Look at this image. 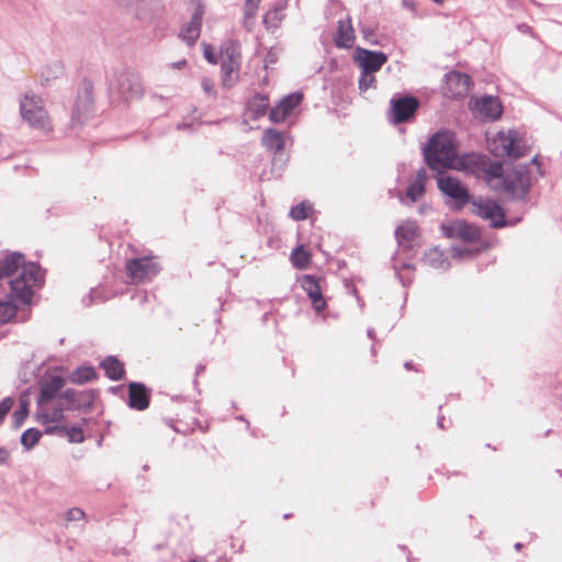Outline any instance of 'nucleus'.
Instances as JSON below:
<instances>
[{"instance_id":"f257e3e1","label":"nucleus","mask_w":562,"mask_h":562,"mask_svg":"<svg viewBox=\"0 0 562 562\" xmlns=\"http://www.w3.org/2000/svg\"><path fill=\"white\" fill-rule=\"evenodd\" d=\"M44 281L42 269L36 263H24L23 255L13 252L0 259V286L5 282L10 293L8 300L0 301V325L11 321L16 314L13 299L29 304L33 296V288Z\"/></svg>"},{"instance_id":"f03ea898","label":"nucleus","mask_w":562,"mask_h":562,"mask_svg":"<svg viewBox=\"0 0 562 562\" xmlns=\"http://www.w3.org/2000/svg\"><path fill=\"white\" fill-rule=\"evenodd\" d=\"M479 178L487 187L512 201H526L530 192L533 177L530 165H516L504 169L498 161H482Z\"/></svg>"},{"instance_id":"7ed1b4c3","label":"nucleus","mask_w":562,"mask_h":562,"mask_svg":"<svg viewBox=\"0 0 562 562\" xmlns=\"http://www.w3.org/2000/svg\"><path fill=\"white\" fill-rule=\"evenodd\" d=\"M424 158L430 169L438 171L463 165L458 156L456 135L447 130L438 131L428 139Z\"/></svg>"},{"instance_id":"20e7f679","label":"nucleus","mask_w":562,"mask_h":562,"mask_svg":"<svg viewBox=\"0 0 562 562\" xmlns=\"http://www.w3.org/2000/svg\"><path fill=\"white\" fill-rule=\"evenodd\" d=\"M20 114L27 125L40 131L50 130V120L41 97L26 92L20 99Z\"/></svg>"},{"instance_id":"39448f33","label":"nucleus","mask_w":562,"mask_h":562,"mask_svg":"<svg viewBox=\"0 0 562 562\" xmlns=\"http://www.w3.org/2000/svg\"><path fill=\"white\" fill-rule=\"evenodd\" d=\"M111 95L122 100H132L139 98L143 93V87L137 75L127 71H116L109 81Z\"/></svg>"},{"instance_id":"423d86ee","label":"nucleus","mask_w":562,"mask_h":562,"mask_svg":"<svg viewBox=\"0 0 562 562\" xmlns=\"http://www.w3.org/2000/svg\"><path fill=\"white\" fill-rule=\"evenodd\" d=\"M128 15L140 22H151L159 16L165 5L162 0H111Z\"/></svg>"},{"instance_id":"0eeeda50","label":"nucleus","mask_w":562,"mask_h":562,"mask_svg":"<svg viewBox=\"0 0 562 562\" xmlns=\"http://www.w3.org/2000/svg\"><path fill=\"white\" fill-rule=\"evenodd\" d=\"M487 147L495 157H509L517 159L522 156L517 143V132H498L493 137L487 138Z\"/></svg>"},{"instance_id":"6e6552de","label":"nucleus","mask_w":562,"mask_h":562,"mask_svg":"<svg viewBox=\"0 0 562 562\" xmlns=\"http://www.w3.org/2000/svg\"><path fill=\"white\" fill-rule=\"evenodd\" d=\"M472 213L483 220H487L494 228H502L507 225L505 213L502 206L494 200H474L472 202Z\"/></svg>"},{"instance_id":"1a4fd4ad","label":"nucleus","mask_w":562,"mask_h":562,"mask_svg":"<svg viewBox=\"0 0 562 562\" xmlns=\"http://www.w3.org/2000/svg\"><path fill=\"white\" fill-rule=\"evenodd\" d=\"M160 271V267L151 258H133L126 262V274L132 283H142L153 279Z\"/></svg>"},{"instance_id":"9d476101","label":"nucleus","mask_w":562,"mask_h":562,"mask_svg":"<svg viewBox=\"0 0 562 562\" xmlns=\"http://www.w3.org/2000/svg\"><path fill=\"white\" fill-rule=\"evenodd\" d=\"M188 5L192 9V18L180 31V37L188 44L193 45L200 36L202 18L204 14V5L202 0H187Z\"/></svg>"},{"instance_id":"9b49d317","label":"nucleus","mask_w":562,"mask_h":562,"mask_svg":"<svg viewBox=\"0 0 562 562\" xmlns=\"http://www.w3.org/2000/svg\"><path fill=\"white\" fill-rule=\"evenodd\" d=\"M419 105L415 97H400L391 100V110L389 114L390 122L394 124L407 122L412 119Z\"/></svg>"},{"instance_id":"f8f14e48","label":"nucleus","mask_w":562,"mask_h":562,"mask_svg":"<svg viewBox=\"0 0 562 562\" xmlns=\"http://www.w3.org/2000/svg\"><path fill=\"white\" fill-rule=\"evenodd\" d=\"M438 188L443 194L453 200L457 209L463 207L470 200L467 188L453 177H440Z\"/></svg>"},{"instance_id":"ddd939ff","label":"nucleus","mask_w":562,"mask_h":562,"mask_svg":"<svg viewBox=\"0 0 562 562\" xmlns=\"http://www.w3.org/2000/svg\"><path fill=\"white\" fill-rule=\"evenodd\" d=\"M355 58L361 70L369 72L378 71L387 61V55L383 52H373L361 47H357Z\"/></svg>"},{"instance_id":"4468645a","label":"nucleus","mask_w":562,"mask_h":562,"mask_svg":"<svg viewBox=\"0 0 562 562\" xmlns=\"http://www.w3.org/2000/svg\"><path fill=\"white\" fill-rule=\"evenodd\" d=\"M442 229L447 237L467 243L480 238V231L464 221H454L448 225H442Z\"/></svg>"},{"instance_id":"2eb2a0df","label":"nucleus","mask_w":562,"mask_h":562,"mask_svg":"<svg viewBox=\"0 0 562 562\" xmlns=\"http://www.w3.org/2000/svg\"><path fill=\"white\" fill-rule=\"evenodd\" d=\"M472 111L484 120H496L502 115L503 108L497 98L484 95L474 101Z\"/></svg>"},{"instance_id":"dca6fc26","label":"nucleus","mask_w":562,"mask_h":562,"mask_svg":"<svg viewBox=\"0 0 562 562\" xmlns=\"http://www.w3.org/2000/svg\"><path fill=\"white\" fill-rule=\"evenodd\" d=\"M65 380L60 375H50L41 381L40 395L37 397V407L43 409L44 405L50 402L63 389Z\"/></svg>"},{"instance_id":"f3484780","label":"nucleus","mask_w":562,"mask_h":562,"mask_svg":"<svg viewBox=\"0 0 562 562\" xmlns=\"http://www.w3.org/2000/svg\"><path fill=\"white\" fill-rule=\"evenodd\" d=\"M302 289L306 292L310 300L313 303V307L317 313L322 312L326 307V302L323 297L317 279L313 276H304L301 281Z\"/></svg>"},{"instance_id":"a211bd4d","label":"nucleus","mask_w":562,"mask_h":562,"mask_svg":"<svg viewBox=\"0 0 562 562\" xmlns=\"http://www.w3.org/2000/svg\"><path fill=\"white\" fill-rule=\"evenodd\" d=\"M355 30L350 16L338 21L334 43L338 48H350L355 43Z\"/></svg>"},{"instance_id":"6ab92c4d","label":"nucleus","mask_w":562,"mask_h":562,"mask_svg":"<svg viewBox=\"0 0 562 562\" xmlns=\"http://www.w3.org/2000/svg\"><path fill=\"white\" fill-rule=\"evenodd\" d=\"M128 405L137 411H144L149 406V395L144 384L138 382L130 383Z\"/></svg>"},{"instance_id":"aec40b11","label":"nucleus","mask_w":562,"mask_h":562,"mask_svg":"<svg viewBox=\"0 0 562 562\" xmlns=\"http://www.w3.org/2000/svg\"><path fill=\"white\" fill-rule=\"evenodd\" d=\"M286 133L280 132L277 128L269 127L266 128L262 133L261 145L270 151L274 154L281 151L286 142Z\"/></svg>"},{"instance_id":"412c9836","label":"nucleus","mask_w":562,"mask_h":562,"mask_svg":"<svg viewBox=\"0 0 562 562\" xmlns=\"http://www.w3.org/2000/svg\"><path fill=\"white\" fill-rule=\"evenodd\" d=\"M427 181V172L420 168L414 180H412L406 189V198L412 202H417L425 193V186Z\"/></svg>"},{"instance_id":"4be33fe9","label":"nucleus","mask_w":562,"mask_h":562,"mask_svg":"<svg viewBox=\"0 0 562 562\" xmlns=\"http://www.w3.org/2000/svg\"><path fill=\"white\" fill-rule=\"evenodd\" d=\"M417 229L418 227L415 221H406L401 224L395 231L397 243L407 248L412 247V244L417 236Z\"/></svg>"},{"instance_id":"5701e85b","label":"nucleus","mask_w":562,"mask_h":562,"mask_svg":"<svg viewBox=\"0 0 562 562\" xmlns=\"http://www.w3.org/2000/svg\"><path fill=\"white\" fill-rule=\"evenodd\" d=\"M240 61L224 60L221 61L222 83L225 88H231L238 80Z\"/></svg>"},{"instance_id":"b1692460","label":"nucleus","mask_w":562,"mask_h":562,"mask_svg":"<svg viewBox=\"0 0 562 562\" xmlns=\"http://www.w3.org/2000/svg\"><path fill=\"white\" fill-rule=\"evenodd\" d=\"M101 367L103 368L105 375L113 381H119L124 375V366L117 358L114 356L106 357L102 362Z\"/></svg>"},{"instance_id":"393cba45","label":"nucleus","mask_w":562,"mask_h":562,"mask_svg":"<svg viewBox=\"0 0 562 562\" xmlns=\"http://www.w3.org/2000/svg\"><path fill=\"white\" fill-rule=\"evenodd\" d=\"M47 434H61L68 437L70 442L80 443L85 440L83 431L81 427L78 426H49L46 428Z\"/></svg>"},{"instance_id":"a878e982","label":"nucleus","mask_w":562,"mask_h":562,"mask_svg":"<svg viewBox=\"0 0 562 562\" xmlns=\"http://www.w3.org/2000/svg\"><path fill=\"white\" fill-rule=\"evenodd\" d=\"M269 100L265 94H256L248 102V111L251 113V117L257 120L263 116L268 110Z\"/></svg>"},{"instance_id":"bb28decb","label":"nucleus","mask_w":562,"mask_h":562,"mask_svg":"<svg viewBox=\"0 0 562 562\" xmlns=\"http://www.w3.org/2000/svg\"><path fill=\"white\" fill-rule=\"evenodd\" d=\"M424 262L435 269H447L449 263L447 262L443 252L437 247L429 249L424 255Z\"/></svg>"},{"instance_id":"cd10ccee","label":"nucleus","mask_w":562,"mask_h":562,"mask_svg":"<svg viewBox=\"0 0 562 562\" xmlns=\"http://www.w3.org/2000/svg\"><path fill=\"white\" fill-rule=\"evenodd\" d=\"M447 82L450 86H457V94H463L469 91L471 78L465 74L452 71L447 75Z\"/></svg>"},{"instance_id":"c85d7f7f","label":"nucleus","mask_w":562,"mask_h":562,"mask_svg":"<svg viewBox=\"0 0 562 562\" xmlns=\"http://www.w3.org/2000/svg\"><path fill=\"white\" fill-rule=\"evenodd\" d=\"M92 105L90 88L86 87L82 94H79L74 110V119L80 120L81 115L88 113Z\"/></svg>"},{"instance_id":"c756f323","label":"nucleus","mask_w":562,"mask_h":562,"mask_svg":"<svg viewBox=\"0 0 562 562\" xmlns=\"http://www.w3.org/2000/svg\"><path fill=\"white\" fill-rule=\"evenodd\" d=\"M37 420L47 425L50 423H58L64 418V413L61 408H54L52 412H48L46 405H44L43 409L37 407Z\"/></svg>"},{"instance_id":"7c9ffc66","label":"nucleus","mask_w":562,"mask_h":562,"mask_svg":"<svg viewBox=\"0 0 562 562\" xmlns=\"http://www.w3.org/2000/svg\"><path fill=\"white\" fill-rule=\"evenodd\" d=\"M95 378L92 367H79L70 375V381L75 384H83Z\"/></svg>"},{"instance_id":"2f4dec72","label":"nucleus","mask_w":562,"mask_h":562,"mask_svg":"<svg viewBox=\"0 0 562 562\" xmlns=\"http://www.w3.org/2000/svg\"><path fill=\"white\" fill-rule=\"evenodd\" d=\"M291 260L295 268L297 269H306L311 261L310 254L303 248V246H297L293 249L291 254Z\"/></svg>"},{"instance_id":"473e14b6","label":"nucleus","mask_w":562,"mask_h":562,"mask_svg":"<svg viewBox=\"0 0 562 562\" xmlns=\"http://www.w3.org/2000/svg\"><path fill=\"white\" fill-rule=\"evenodd\" d=\"M222 59L240 61V47L237 42L228 41L222 47Z\"/></svg>"},{"instance_id":"72a5a7b5","label":"nucleus","mask_w":562,"mask_h":562,"mask_svg":"<svg viewBox=\"0 0 562 562\" xmlns=\"http://www.w3.org/2000/svg\"><path fill=\"white\" fill-rule=\"evenodd\" d=\"M313 211V205L310 202L303 201L290 210L289 215L295 221H303L310 216Z\"/></svg>"},{"instance_id":"f704fd0d","label":"nucleus","mask_w":562,"mask_h":562,"mask_svg":"<svg viewBox=\"0 0 562 562\" xmlns=\"http://www.w3.org/2000/svg\"><path fill=\"white\" fill-rule=\"evenodd\" d=\"M29 414V401L22 396L20 398L19 408L13 413V426L19 428L23 425Z\"/></svg>"},{"instance_id":"c9c22d12","label":"nucleus","mask_w":562,"mask_h":562,"mask_svg":"<svg viewBox=\"0 0 562 562\" xmlns=\"http://www.w3.org/2000/svg\"><path fill=\"white\" fill-rule=\"evenodd\" d=\"M303 99V94L300 92L291 93L284 97L278 105L284 110L289 115L293 112V110L301 103Z\"/></svg>"},{"instance_id":"e433bc0d","label":"nucleus","mask_w":562,"mask_h":562,"mask_svg":"<svg viewBox=\"0 0 562 562\" xmlns=\"http://www.w3.org/2000/svg\"><path fill=\"white\" fill-rule=\"evenodd\" d=\"M64 74V66L60 61H55L52 65L46 66L42 70V77L46 81H50L53 79L59 78Z\"/></svg>"},{"instance_id":"4c0bfd02","label":"nucleus","mask_w":562,"mask_h":562,"mask_svg":"<svg viewBox=\"0 0 562 562\" xmlns=\"http://www.w3.org/2000/svg\"><path fill=\"white\" fill-rule=\"evenodd\" d=\"M41 438V431L35 428L26 429L21 436V443L26 448H33Z\"/></svg>"},{"instance_id":"58836bf2","label":"nucleus","mask_w":562,"mask_h":562,"mask_svg":"<svg viewBox=\"0 0 562 562\" xmlns=\"http://www.w3.org/2000/svg\"><path fill=\"white\" fill-rule=\"evenodd\" d=\"M282 20L283 14L280 13V9H271L265 14L263 23L268 29L278 27Z\"/></svg>"},{"instance_id":"ea45409f","label":"nucleus","mask_w":562,"mask_h":562,"mask_svg":"<svg viewBox=\"0 0 562 562\" xmlns=\"http://www.w3.org/2000/svg\"><path fill=\"white\" fill-rule=\"evenodd\" d=\"M375 83V77L373 76V72L363 71L361 70V76L359 78V90L361 92L367 91L368 89L374 87Z\"/></svg>"},{"instance_id":"a19ab883","label":"nucleus","mask_w":562,"mask_h":562,"mask_svg":"<svg viewBox=\"0 0 562 562\" xmlns=\"http://www.w3.org/2000/svg\"><path fill=\"white\" fill-rule=\"evenodd\" d=\"M289 114L285 113L284 110H282V108H280L278 104L273 106L269 112V120L272 123H282L286 120Z\"/></svg>"},{"instance_id":"79ce46f5","label":"nucleus","mask_w":562,"mask_h":562,"mask_svg":"<svg viewBox=\"0 0 562 562\" xmlns=\"http://www.w3.org/2000/svg\"><path fill=\"white\" fill-rule=\"evenodd\" d=\"M256 14L257 11L255 10H244L243 25L249 32L254 29Z\"/></svg>"},{"instance_id":"37998d69","label":"nucleus","mask_w":562,"mask_h":562,"mask_svg":"<svg viewBox=\"0 0 562 562\" xmlns=\"http://www.w3.org/2000/svg\"><path fill=\"white\" fill-rule=\"evenodd\" d=\"M453 258H464L472 257L474 255V250L468 246L465 247H452L451 248Z\"/></svg>"},{"instance_id":"c03bdc74","label":"nucleus","mask_w":562,"mask_h":562,"mask_svg":"<svg viewBox=\"0 0 562 562\" xmlns=\"http://www.w3.org/2000/svg\"><path fill=\"white\" fill-rule=\"evenodd\" d=\"M201 87L203 89V91L209 95V97H212V98H215L216 97V90H215V85L213 82L212 79L210 78H202L201 80Z\"/></svg>"},{"instance_id":"a18cd8bd","label":"nucleus","mask_w":562,"mask_h":562,"mask_svg":"<svg viewBox=\"0 0 562 562\" xmlns=\"http://www.w3.org/2000/svg\"><path fill=\"white\" fill-rule=\"evenodd\" d=\"M13 400L11 397H5L0 402V424L4 420V417L10 412L13 406Z\"/></svg>"},{"instance_id":"49530a36","label":"nucleus","mask_w":562,"mask_h":562,"mask_svg":"<svg viewBox=\"0 0 562 562\" xmlns=\"http://www.w3.org/2000/svg\"><path fill=\"white\" fill-rule=\"evenodd\" d=\"M85 518V513L82 509L78 507H74L67 513V520L69 521H80Z\"/></svg>"},{"instance_id":"de8ad7c7","label":"nucleus","mask_w":562,"mask_h":562,"mask_svg":"<svg viewBox=\"0 0 562 562\" xmlns=\"http://www.w3.org/2000/svg\"><path fill=\"white\" fill-rule=\"evenodd\" d=\"M205 59L211 64H216L217 59L213 53V48L210 45L204 44V50H203Z\"/></svg>"},{"instance_id":"09e8293b","label":"nucleus","mask_w":562,"mask_h":562,"mask_svg":"<svg viewBox=\"0 0 562 562\" xmlns=\"http://www.w3.org/2000/svg\"><path fill=\"white\" fill-rule=\"evenodd\" d=\"M261 0H245L244 10H255L257 11L259 8Z\"/></svg>"},{"instance_id":"8fccbe9b","label":"nucleus","mask_w":562,"mask_h":562,"mask_svg":"<svg viewBox=\"0 0 562 562\" xmlns=\"http://www.w3.org/2000/svg\"><path fill=\"white\" fill-rule=\"evenodd\" d=\"M187 65V60L182 59L176 63L168 64L166 67L173 68V69H181Z\"/></svg>"},{"instance_id":"3c124183","label":"nucleus","mask_w":562,"mask_h":562,"mask_svg":"<svg viewBox=\"0 0 562 562\" xmlns=\"http://www.w3.org/2000/svg\"><path fill=\"white\" fill-rule=\"evenodd\" d=\"M286 5L288 0H279L273 9H280V13H282Z\"/></svg>"},{"instance_id":"603ef678","label":"nucleus","mask_w":562,"mask_h":562,"mask_svg":"<svg viewBox=\"0 0 562 562\" xmlns=\"http://www.w3.org/2000/svg\"><path fill=\"white\" fill-rule=\"evenodd\" d=\"M8 456V451L3 448H0V464L7 461Z\"/></svg>"},{"instance_id":"864d4df0","label":"nucleus","mask_w":562,"mask_h":562,"mask_svg":"<svg viewBox=\"0 0 562 562\" xmlns=\"http://www.w3.org/2000/svg\"><path fill=\"white\" fill-rule=\"evenodd\" d=\"M443 419H445L443 417H440V418L438 419V423H437V424H438V427H439V428H441V429H445Z\"/></svg>"},{"instance_id":"5fc2aeb1","label":"nucleus","mask_w":562,"mask_h":562,"mask_svg":"<svg viewBox=\"0 0 562 562\" xmlns=\"http://www.w3.org/2000/svg\"><path fill=\"white\" fill-rule=\"evenodd\" d=\"M404 5L411 10H414V4L412 2L404 0Z\"/></svg>"},{"instance_id":"6e6d98bb","label":"nucleus","mask_w":562,"mask_h":562,"mask_svg":"<svg viewBox=\"0 0 562 562\" xmlns=\"http://www.w3.org/2000/svg\"><path fill=\"white\" fill-rule=\"evenodd\" d=\"M519 30H520L521 32H527V31H529V26H527V25L522 24V25H519Z\"/></svg>"},{"instance_id":"4d7b16f0","label":"nucleus","mask_w":562,"mask_h":562,"mask_svg":"<svg viewBox=\"0 0 562 562\" xmlns=\"http://www.w3.org/2000/svg\"><path fill=\"white\" fill-rule=\"evenodd\" d=\"M368 336H369L370 338H374V329H373V328H369V329H368Z\"/></svg>"},{"instance_id":"13d9d810","label":"nucleus","mask_w":562,"mask_h":562,"mask_svg":"<svg viewBox=\"0 0 562 562\" xmlns=\"http://www.w3.org/2000/svg\"><path fill=\"white\" fill-rule=\"evenodd\" d=\"M403 268H404V269H412V268H413V266H412L411 263H405V265H403Z\"/></svg>"},{"instance_id":"bf43d9fd","label":"nucleus","mask_w":562,"mask_h":562,"mask_svg":"<svg viewBox=\"0 0 562 562\" xmlns=\"http://www.w3.org/2000/svg\"><path fill=\"white\" fill-rule=\"evenodd\" d=\"M404 367H405L406 369H411V368H412V362H411V361H407V362L404 364Z\"/></svg>"},{"instance_id":"052dcab7","label":"nucleus","mask_w":562,"mask_h":562,"mask_svg":"<svg viewBox=\"0 0 562 562\" xmlns=\"http://www.w3.org/2000/svg\"><path fill=\"white\" fill-rule=\"evenodd\" d=\"M521 547H522V546H521V543H520V542H517V543L515 544V549H516V550H520V549H521Z\"/></svg>"},{"instance_id":"680f3d73","label":"nucleus","mask_w":562,"mask_h":562,"mask_svg":"<svg viewBox=\"0 0 562 562\" xmlns=\"http://www.w3.org/2000/svg\"><path fill=\"white\" fill-rule=\"evenodd\" d=\"M434 2L438 3V4H441L443 3L446 0H432Z\"/></svg>"},{"instance_id":"e2e57ef3","label":"nucleus","mask_w":562,"mask_h":562,"mask_svg":"<svg viewBox=\"0 0 562 562\" xmlns=\"http://www.w3.org/2000/svg\"><path fill=\"white\" fill-rule=\"evenodd\" d=\"M533 164H537V158L536 157L532 158V160H531V165H533Z\"/></svg>"}]
</instances>
